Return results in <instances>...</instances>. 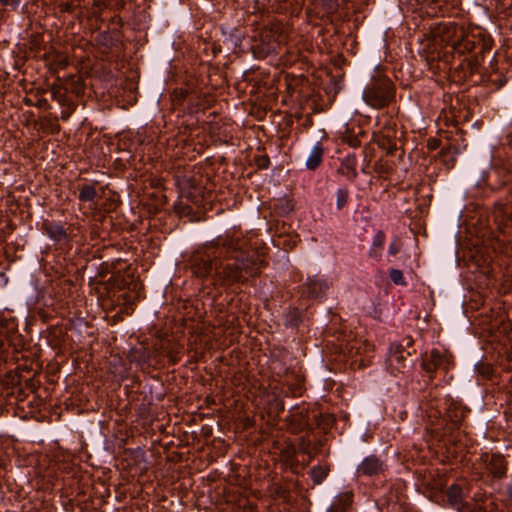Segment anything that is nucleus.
<instances>
[{
  "mask_svg": "<svg viewBox=\"0 0 512 512\" xmlns=\"http://www.w3.org/2000/svg\"><path fill=\"white\" fill-rule=\"evenodd\" d=\"M197 278L209 280L214 286H230L259 275L265 261L248 250L247 241L226 233L207 242L189 259Z\"/></svg>",
  "mask_w": 512,
  "mask_h": 512,
  "instance_id": "1",
  "label": "nucleus"
},
{
  "mask_svg": "<svg viewBox=\"0 0 512 512\" xmlns=\"http://www.w3.org/2000/svg\"><path fill=\"white\" fill-rule=\"evenodd\" d=\"M431 59L455 66L465 75L477 71L484 53L492 48V40L478 26H466L453 21L439 23L432 31Z\"/></svg>",
  "mask_w": 512,
  "mask_h": 512,
  "instance_id": "2",
  "label": "nucleus"
},
{
  "mask_svg": "<svg viewBox=\"0 0 512 512\" xmlns=\"http://www.w3.org/2000/svg\"><path fill=\"white\" fill-rule=\"evenodd\" d=\"M395 96V87L387 77H377L365 87L362 98L364 102L374 109L388 106Z\"/></svg>",
  "mask_w": 512,
  "mask_h": 512,
  "instance_id": "3",
  "label": "nucleus"
},
{
  "mask_svg": "<svg viewBox=\"0 0 512 512\" xmlns=\"http://www.w3.org/2000/svg\"><path fill=\"white\" fill-rule=\"evenodd\" d=\"M444 404V421L446 422V430L449 433H452L454 430H460L463 427L465 418L470 410L461 402L452 398L446 399Z\"/></svg>",
  "mask_w": 512,
  "mask_h": 512,
  "instance_id": "4",
  "label": "nucleus"
},
{
  "mask_svg": "<svg viewBox=\"0 0 512 512\" xmlns=\"http://www.w3.org/2000/svg\"><path fill=\"white\" fill-rule=\"evenodd\" d=\"M162 346H154L153 350H149L145 346L133 347L128 354L131 363L137 364L141 369L150 368L160 362Z\"/></svg>",
  "mask_w": 512,
  "mask_h": 512,
  "instance_id": "5",
  "label": "nucleus"
},
{
  "mask_svg": "<svg viewBox=\"0 0 512 512\" xmlns=\"http://www.w3.org/2000/svg\"><path fill=\"white\" fill-rule=\"evenodd\" d=\"M494 341L498 342V354L506 361V368L512 369V326L509 323H502L493 335Z\"/></svg>",
  "mask_w": 512,
  "mask_h": 512,
  "instance_id": "6",
  "label": "nucleus"
},
{
  "mask_svg": "<svg viewBox=\"0 0 512 512\" xmlns=\"http://www.w3.org/2000/svg\"><path fill=\"white\" fill-rule=\"evenodd\" d=\"M468 493V489L459 483L450 485L446 491V505L457 512H465L469 508Z\"/></svg>",
  "mask_w": 512,
  "mask_h": 512,
  "instance_id": "7",
  "label": "nucleus"
},
{
  "mask_svg": "<svg viewBox=\"0 0 512 512\" xmlns=\"http://www.w3.org/2000/svg\"><path fill=\"white\" fill-rule=\"evenodd\" d=\"M450 364V355L441 352L438 349H432L422 358L421 367L426 373L433 377V374L439 369H448Z\"/></svg>",
  "mask_w": 512,
  "mask_h": 512,
  "instance_id": "8",
  "label": "nucleus"
},
{
  "mask_svg": "<svg viewBox=\"0 0 512 512\" xmlns=\"http://www.w3.org/2000/svg\"><path fill=\"white\" fill-rule=\"evenodd\" d=\"M411 351L406 350L403 344H391L388 352L387 367L392 374L404 372L407 357Z\"/></svg>",
  "mask_w": 512,
  "mask_h": 512,
  "instance_id": "9",
  "label": "nucleus"
},
{
  "mask_svg": "<svg viewBox=\"0 0 512 512\" xmlns=\"http://www.w3.org/2000/svg\"><path fill=\"white\" fill-rule=\"evenodd\" d=\"M44 233L55 244H69L73 239V226L66 229L60 222L46 221L42 225Z\"/></svg>",
  "mask_w": 512,
  "mask_h": 512,
  "instance_id": "10",
  "label": "nucleus"
},
{
  "mask_svg": "<svg viewBox=\"0 0 512 512\" xmlns=\"http://www.w3.org/2000/svg\"><path fill=\"white\" fill-rule=\"evenodd\" d=\"M387 469L386 462L376 455L365 457L357 466L356 472L359 476L375 477L383 474Z\"/></svg>",
  "mask_w": 512,
  "mask_h": 512,
  "instance_id": "11",
  "label": "nucleus"
},
{
  "mask_svg": "<svg viewBox=\"0 0 512 512\" xmlns=\"http://www.w3.org/2000/svg\"><path fill=\"white\" fill-rule=\"evenodd\" d=\"M481 461L493 479H502L506 476L507 462L502 455L485 453L481 455Z\"/></svg>",
  "mask_w": 512,
  "mask_h": 512,
  "instance_id": "12",
  "label": "nucleus"
},
{
  "mask_svg": "<svg viewBox=\"0 0 512 512\" xmlns=\"http://www.w3.org/2000/svg\"><path fill=\"white\" fill-rule=\"evenodd\" d=\"M290 429L293 433H299L309 426L308 422V409L304 406H295L289 410V415L286 417Z\"/></svg>",
  "mask_w": 512,
  "mask_h": 512,
  "instance_id": "13",
  "label": "nucleus"
},
{
  "mask_svg": "<svg viewBox=\"0 0 512 512\" xmlns=\"http://www.w3.org/2000/svg\"><path fill=\"white\" fill-rule=\"evenodd\" d=\"M332 282H330L326 278L313 276L308 277L305 283V292L311 298H320L323 297L328 289L330 288Z\"/></svg>",
  "mask_w": 512,
  "mask_h": 512,
  "instance_id": "14",
  "label": "nucleus"
},
{
  "mask_svg": "<svg viewBox=\"0 0 512 512\" xmlns=\"http://www.w3.org/2000/svg\"><path fill=\"white\" fill-rule=\"evenodd\" d=\"M323 445V440H317L315 442H312L306 437L299 438V451L309 457V459L305 462L304 466L308 465L311 459L314 458L320 452Z\"/></svg>",
  "mask_w": 512,
  "mask_h": 512,
  "instance_id": "15",
  "label": "nucleus"
},
{
  "mask_svg": "<svg viewBox=\"0 0 512 512\" xmlns=\"http://www.w3.org/2000/svg\"><path fill=\"white\" fill-rule=\"evenodd\" d=\"M323 154H324V148L320 142H317L313 146V148L307 158V161H306L307 169H309V170L317 169L320 166V164L322 163Z\"/></svg>",
  "mask_w": 512,
  "mask_h": 512,
  "instance_id": "16",
  "label": "nucleus"
},
{
  "mask_svg": "<svg viewBox=\"0 0 512 512\" xmlns=\"http://www.w3.org/2000/svg\"><path fill=\"white\" fill-rule=\"evenodd\" d=\"M352 499L353 494L351 492H344L339 494L327 512H345L351 505Z\"/></svg>",
  "mask_w": 512,
  "mask_h": 512,
  "instance_id": "17",
  "label": "nucleus"
},
{
  "mask_svg": "<svg viewBox=\"0 0 512 512\" xmlns=\"http://www.w3.org/2000/svg\"><path fill=\"white\" fill-rule=\"evenodd\" d=\"M285 383L288 386V391L291 396L298 397L302 395L304 391V378L302 376L288 375Z\"/></svg>",
  "mask_w": 512,
  "mask_h": 512,
  "instance_id": "18",
  "label": "nucleus"
},
{
  "mask_svg": "<svg viewBox=\"0 0 512 512\" xmlns=\"http://www.w3.org/2000/svg\"><path fill=\"white\" fill-rule=\"evenodd\" d=\"M302 322V312L298 308H290L284 314L283 323L285 327L296 328Z\"/></svg>",
  "mask_w": 512,
  "mask_h": 512,
  "instance_id": "19",
  "label": "nucleus"
},
{
  "mask_svg": "<svg viewBox=\"0 0 512 512\" xmlns=\"http://www.w3.org/2000/svg\"><path fill=\"white\" fill-rule=\"evenodd\" d=\"M330 468L328 465H316L310 471V477L315 485L321 484L328 476Z\"/></svg>",
  "mask_w": 512,
  "mask_h": 512,
  "instance_id": "20",
  "label": "nucleus"
},
{
  "mask_svg": "<svg viewBox=\"0 0 512 512\" xmlns=\"http://www.w3.org/2000/svg\"><path fill=\"white\" fill-rule=\"evenodd\" d=\"M97 191L94 185H83L79 191L78 199L81 202H92L97 197Z\"/></svg>",
  "mask_w": 512,
  "mask_h": 512,
  "instance_id": "21",
  "label": "nucleus"
},
{
  "mask_svg": "<svg viewBox=\"0 0 512 512\" xmlns=\"http://www.w3.org/2000/svg\"><path fill=\"white\" fill-rule=\"evenodd\" d=\"M51 97L57 101L60 106H65L68 98L65 93V89L61 85L53 84L50 89Z\"/></svg>",
  "mask_w": 512,
  "mask_h": 512,
  "instance_id": "22",
  "label": "nucleus"
},
{
  "mask_svg": "<svg viewBox=\"0 0 512 512\" xmlns=\"http://www.w3.org/2000/svg\"><path fill=\"white\" fill-rule=\"evenodd\" d=\"M349 199V190L347 187L339 188L336 191V207L338 210H342Z\"/></svg>",
  "mask_w": 512,
  "mask_h": 512,
  "instance_id": "23",
  "label": "nucleus"
},
{
  "mask_svg": "<svg viewBox=\"0 0 512 512\" xmlns=\"http://www.w3.org/2000/svg\"><path fill=\"white\" fill-rule=\"evenodd\" d=\"M475 370L483 379H490L493 375V367L489 363H478Z\"/></svg>",
  "mask_w": 512,
  "mask_h": 512,
  "instance_id": "24",
  "label": "nucleus"
},
{
  "mask_svg": "<svg viewBox=\"0 0 512 512\" xmlns=\"http://www.w3.org/2000/svg\"><path fill=\"white\" fill-rule=\"evenodd\" d=\"M389 277L391 281L396 285H406L404 274L399 269H390L389 270Z\"/></svg>",
  "mask_w": 512,
  "mask_h": 512,
  "instance_id": "25",
  "label": "nucleus"
},
{
  "mask_svg": "<svg viewBox=\"0 0 512 512\" xmlns=\"http://www.w3.org/2000/svg\"><path fill=\"white\" fill-rule=\"evenodd\" d=\"M342 165L349 172H352L354 176H356L357 159H356L355 155L346 156L342 162Z\"/></svg>",
  "mask_w": 512,
  "mask_h": 512,
  "instance_id": "26",
  "label": "nucleus"
},
{
  "mask_svg": "<svg viewBox=\"0 0 512 512\" xmlns=\"http://www.w3.org/2000/svg\"><path fill=\"white\" fill-rule=\"evenodd\" d=\"M62 107V111H61V120L63 121H67L71 114L74 112L75 110V104L71 101V100H67V102L65 103V106H61Z\"/></svg>",
  "mask_w": 512,
  "mask_h": 512,
  "instance_id": "27",
  "label": "nucleus"
},
{
  "mask_svg": "<svg viewBox=\"0 0 512 512\" xmlns=\"http://www.w3.org/2000/svg\"><path fill=\"white\" fill-rule=\"evenodd\" d=\"M386 240V235L383 231L379 230L373 237L372 246L383 249Z\"/></svg>",
  "mask_w": 512,
  "mask_h": 512,
  "instance_id": "28",
  "label": "nucleus"
},
{
  "mask_svg": "<svg viewBox=\"0 0 512 512\" xmlns=\"http://www.w3.org/2000/svg\"><path fill=\"white\" fill-rule=\"evenodd\" d=\"M475 504L473 507L469 504V508L465 512H487L486 507L483 505V499L474 496Z\"/></svg>",
  "mask_w": 512,
  "mask_h": 512,
  "instance_id": "29",
  "label": "nucleus"
},
{
  "mask_svg": "<svg viewBox=\"0 0 512 512\" xmlns=\"http://www.w3.org/2000/svg\"><path fill=\"white\" fill-rule=\"evenodd\" d=\"M254 160L259 169H267L270 166V159L266 154L258 155Z\"/></svg>",
  "mask_w": 512,
  "mask_h": 512,
  "instance_id": "30",
  "label": "nucleus"
},
{
  "mask_svg": "<svg viewBox=\"0 0 512 512\" xmlns=\"http://www.w3.org/2000/svg\"><path fill=\"white\" fill-rule=\"evenodd\" d=\"M278 207L281 209L283 213H290L294 209V205L291 200L289 199H280Z\"/></svg>",
  "mask_w": 512,
  "mask_h": 512,
  "instance_id": "31",
  "label": "nucleus"
},
{
  "mask_svg": "<svg viewBox=\"0 0 512 512\" xmlns=\"http://www.w3.org/2000/svg\"><path fill=\"white\" fill-rule=\"evenodd\" d=\"M4 327V322L0 321V335H2V328ZM6 361V348L5 341L0 337V365Z\"/></svg>",
  "mask_w": 512,
  "mask_h": 512,
  "instance_id": "32",
  "label": "nucleus"
},
{
  "mask_svg": "<svg viewBox=\"0 0 512 512\" xmlns=\"http://www.w3.org/2000/svg\"><path fill=\"white\" fill-rule=\"evenodd\" d=\"M401 248H402V244H401L400 240L394 239L389 245L388 253L392 256H395L396 254H398L400 252Z\"/></svg>",
  "mask_w": 512,
  "mask_h": 512,
  "instance_id": "33",
  "label": "nucleus"
},
{
  "mask_svg": "<svg viewBox=\"0 0 512 512\" xmlns=\"http://www.w3.org/2000/svg\"><path fill=\"white\" fill-rule=\"evenodd\" d=\"M163 348L161 349V354L166 353L167 357L169 358L170 362L172 364H176L179 360V357L174 353L172 349H168V347H165L164 345H161Z\"/></svg>",
  "mask_w": 512,
  "mask_h": 512,
  "instance_id": "34",
  "label": "nucleus"
},
{
  "mask_svg": "<svg viewBox=\"0 0 512 512\" xmlns=\"http://www.w3.org/2000/svg\"><path fill=\"white\" fill-rule=\"evenodd\" d=\"M272 409L279 415L280 413L284 412L285 405L284 401L282 399L275 398L274 401L271 403Z\"/></svg>",
  "mask_w": 512,
  "mask_h": 512,
  "instance_id": "35",
  "label": "nucleus"
},
{
  "mask_svg": "<svg viewBox=\"0 0 512 512\" xmlns=\"http://www.w3.org/2000/svg\"><path fill=\"white\" fill-rule=\"evenodd\" d=\"M387 146H386V143L383 141L381 143V147L383 148H386L387 149V154H390L392 155L394 153L395 150H397V143L396 142H392L390 140H387Z\"/></svg>",
  "mask_w": 512,
  "mask_h": 512,
  "instance_id": "36",
  "label": "nucleus"
},
{
  "mask_svg": "<svg viewBox=\"0 0 512 512\" xmlns=\"http://www.w3.org/2000/svg\"><path fill=\"white\" fill-rule=\"evenodd\" d=\"M381 255H382V249L376 248L371 245V248L369 250V256L371 258H373L374 260L378 261V260H380Z\"/></svg>",
  "mask_w": 512,
  "mask_h": 512,
  "instance_id": "37",
  "label": "nucleus"
},
{
  "mask_svg": "<svg viewBox=\"0 0 512 512\" xmlns=\"http://www.w3.org/2000/svg\"><path fill=\"white\" fill-rule=\"evenodd\" d=\"M21 0H0V4L5 7H10L11 9H16Z\"/></svg>",
  "mask_w": 512,
  "mask_h": 512,
  "instance_id": "38",
  "label": "nucleus"
},
{
  "mask_svg": "<svg viewBox=\"0 0 512 512\" xmlns=\"http://www.w3.org/2000/svg\"><path fill=\"white\" fill-rule=\"evenodd\" d=\"M111 5V0H94V6L99 9L107 8Z\"/></svg>",
  "mask_w": 512,
  "mask_h": 512,
  "instance_id": "39",
  "label": "nucleus"
},
{
  "mask_svg": "<svg viewBox=\"0 0 512 512\" xmlns=\"http://www.w3.org/2000/svg\"><path fill=\"white\" fill-rule=\"evenodd\" d=\"M346 142L351 146V147H358L360 146L361 142L359 140L358 137L356 136H348L347 139H346Z\"/></svg>",
  "mask_w": 512,
  "mask_h": 512,
  "instance_id": "40",
  "label": "nucleus"
},
{
  "mask_svg": "<svg viewBox=\"0 0 512 512\" xmlns=\"http://www.w3.org/2000/svg\"><path fill=\"white\" fill-rule=\"evenodd\" d=\"M286 461H287V463L289 464L290 469H291L293 472H296V471H297V466H298V461L294 459V456L292 455V456H291V457H289Z\"/></svg>",
  "mask_w": 512,
  "mask_h": 512,
  "instance_id": "41",
  "label": "nucleus"
},
{
  "mask_svg": "<svg viewBox=\"0 0 512 512\" xmlns=\"http://www.w3.org/2000/svg\"><path fill=\"white\" fill-rule=\"evenodd\" d=\"M506 143L512 147V123L508 127L507 134H506Z\"/></svg>",
  "mask_w": 512,
  "mask_h": 512,
  "instance_id": "42",
  "label": "nucleus"
},
{
  "mask_svg": "<svg viewBox=\"0 0 512 512\" xmlns=\"http://www.w3.org/2000/svg\"><path fill=\"white\" fill-rule=\"evenodd\" d=\"M400 344H403L405 349L408 350V348L413 345V340L411 337H406L402 340Z\"/></svg>",
  "mask_w": 512,
  "mask_h": 512,
  "instance_id": "43",
  "label": "nucleus"
},
{
  "mask_svg": "<svg viewBox=\"0 0 512 512\" xmlns=\"http://www.w3.org/2000/svg\"><path fill=\"white\" fill-rule=\"evenodd\" d=\"M36 106L39 108H49L48 101L44 98H41L37 101Z\"/></svg>",
  "mask_w": 512,
  "mask_h": 512,
  "instance_id": "44",
  "label": "nucleus"
},
{
  "mask_svg": "<svg viewBox=\"0 0 512 512\" xmlns=\"http://www.w3.org/2000/svg\"><path fill=\"white\" fill-rule=\"evenodd\" d=\"M61 6L63 11L69 12L72 10V4L69 2L63 3Z\"/></svg>",
  "mask_w": 512,
  "mask_h": 512,
  "instance_id": "45",
  "label": "nucleus"
},
{
  "mask_svg": "<svg viewBox=\"0 0 512 512\" xmlns=\"http://www.w3.org/2000/svg\"><path fill=\"white\" fill-rule=\"evenodd\" d=\"M509 495L512 497V483L508 487Z\"/></svg>",
  "mask_w": 512,
  "mask_h": 512,
  "instance_id": "46",
  "label": "nucleus"
}]
</instances>
